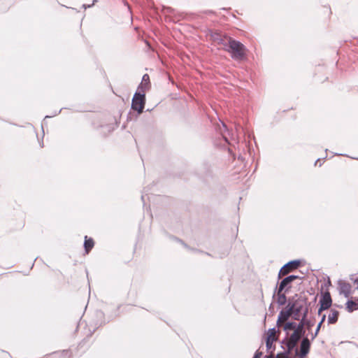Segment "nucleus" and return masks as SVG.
<instances>
[{"instance_id": "6", "label": "nucleus", "mask_w": 358, "mask_h": 358, "mask_svg": "<svg viewBox=\"0 0 358 358\" xmlns=\"http://www.w3.org/2000/svg\"><path fill=\"white\" fill-rule=\"evenodd\" d=\"M301 264V261L299 259L292 260L285 264L280 270L278 273V279L281 278L282 276L288 274L294 269L297 268Z\"/></svg>"}, {"instance_id": "4", "label": "nucleus", "mask_w": 358, "mask_h": 358, "mask_svg": "<svg viewBox=\"0 0 358 358\" xmlns=\"http://www.w3.org/2000/svg\"><path fill=\"white\" fill-rule=\"evenodd\" d=\"M300 346L299 348H297V345L294 349L295 352V356L299 358H305L309 353L311 342L310 340L308 338V336H303L300 340Z\"/></svg>"}, {"instance_id": "3", "label": "nucleus", "mask_w": 358, "mask_h": 358, "mask_svg": "<svg viewBox=\"0 0 358 358\" xmlns=\"http://www.w3.org/2000/svg\"><path fill=\"white\" fill-rule=\"evenodd\" d=\"M145 103V92L138 90L134 95L131 101V108L136 110L138 114L143 113Z\"/></svg>"}, {"instance_id": "23", "label": "nucleus", "mask_w": 358, "mask_h": 358, "mask_svg": "<svg viewBox=\"0 0 358 358\" xmlns=\"http://www.w3.org/2000/svg\"><path fill=\"white\" fill-rule=\"evenodd\" d=\"M94 1H93V3H92V4H90V5H87V6L86 4H83V5H82V8H83L84 10H85L87 8H90V7H92V6H94Z\"/></svg>"}, {"instance_id": "29", "label": "nucleus", "mask_w": 358, "mask_h": 358, "mask_svg": "<svg viewBox=\"0 0 358 358\" xmlns=\"http://www.w3.org/2000/svg\"><path fill=\"white\" fill-rule=\"evenodd\" d=\"M51 117V116L46 115V116H45V118H49V117Z\"/></svg>"}, {"instance_id": "31", "label": "nucleus", "mask_w": 358, "mask_h": 358, "mask_svg": "<svg viewBox=\"0 0 358 358\" xmlns=\"http://www.w3.org/2000/svg\"><path fill=\"white\" fill-rule=\"evenodd\" d=\"M127 1H124V5H127Z\"/></svg>"}, {"instance_id": "15", "label": "nucleus", "mask_w": 358, "mask_h": 358, "mask_svg": "<svg viewBox=\"0 0 358 358\" xmlns=\"http://www.w3.org/2000/svg\"><path fill=\"white\" fill-rule=\"evenodd\" d=\"M345 308L348 313H352L358 310V298L353 300H348L345 303Z\"/></svg>"}, {"instance_id": "22", "label": "nucleus", "mask_w": 358, "mask_h": 358, "mask_svg": "<svg viewBox=\"0 0 358 358\" xmlns=\"http://www.w3.org/2000/svg\"><path fill=\"white\" fill-rule=\"evenodd\" d=\"M262 355V353L257 350L255 353L253 358H261Z\"/></svg>"}, {"instance_id": "30", "label": "nucleus", "mask_w": 358, "mask_h": 358, "mask_svg": "<svg viewBox=\"0 0 358 358\" xmlns=\"http://www.w3.org/2000/svg\"><path fill=\"white\" fill-rule=\"evenodd\" d=\"M66 7H67V8H71V6H66ZM72 9H74V8H72Z\"/></svg>"}, {"instance_id": "20", "label": "nucleus", "mask_w": 358, "mask_h": 358, "mask_svg": "<svg viewBox=\"0 0 358 358\" xmlns=\"http://www.w3.org/2000/svg\"><path fill=\"white\" fill-rule=\"evenodd\" d=\"M314 323L313 321L307 319L306 324V329L310 330V329L313 327Z\"/></svg>"}, {"instance_id": "21", "label": "nucleus", "mask_w": 358, "mask_h": 358, "mask_svg": "<svg viewBox=\"0 0 358 358\" xmlns=\"http://www.w3.org/2000/svg\"><path fill=\"white\" fill-rule=\"evenodd\" d=\"M302 313V317L303 318L308 319V308L307 306H303V310L301 312Z\"/></svg>"}, {"instance_id": "10", "label": "nucleus", "mask_w": 358, "mask_h": 358, "mask_svg": "<svg viewBox=\"0 0 358 358\" xmlns=\"http://www.w3.org/2000/svg\"><path fill=\"white\" fill-rule=\"evenodd\" d=\"M282 343L285 345V351L282 353H279L275 357L272 356H266L267 358H289V355L296 348V346H292L291 342L284 338Z\"/></svg>"}, {"instance_id": "24", "label": "nucleus", "mask_w": 358, "mask_h": 358, "mask_svg": "<svg viewBox=\"0 0 358 358\" xmlns=\"http://www.w3.org/2000/svg\"><path fill=\"white\" fill-rule=\"evenodd\" d=\"M176 241L180 242L182 245H183L185 248H187V245L181 240L177 238H173Z\"/></svg>"}, {"instance_id": "14", "label": "nucleus", "mask_w": 358, "mask_h": 358, "mask_svg": "<svg viewBox=\"0 0 358 358\" xmlns=\"http://www.w3.org/2000/svg\"><path fill=\"white\" fill-rule=\"evenodd\" d=\"M287 292H280V287H278V285L275 287V290L273 294V297L275 296V294H277L278 299H277V303L279 306H283L287 302V296L285 295Z\"/></svg>"}, {"instance_id": "28", "label": "nucleus", "mask_w": 358, "mask_h": 358, "mask_svg": "<svg viewBox=\"0 0 358 358\" xmlns=\"http://www.w3.org/2000/svg\"><path fill=\"white\" fill-rule=\"evenodd\" d=\"M61 110H59V111L58 113H55L54 114V115H57L58 113H59L61 112Z\"/></svg>"}, {"instance_id": "25", "label": "nucleus", "mask_w": 358, "mask_h": 358, "mask_svg": "<svg viewBox=\"0 0 358 358\" xmlns=\"http://www.w3.org/2000/svg\"><path fill=\"white\" fill-rule=\"evenodd\" d=\"M141 199H142V201H143V203H145V200H144V199H145V195H144V194H143V195L141 196Z\"/></svg>"}, {"instance_id": "11", "label": "nucleus", "mask_w": 358, "mask_h": 358, "mask_svg": "<svg viewBox=\"0 0 358 358\" xmlns=\"http://www.w3.org/2000/svg\"><path fill=\"white\" fill-rule=\"evenodd\" d=\"M294 308L293 310V318L296 320H299V314L303 311L304 304L306 301L299 299L294 301H292Z\"/></svg>"}, {"instance_id": "33", "label": "nucleus", "mask_w": 358, "mask_h": 358, "mask_svg": "<svg viewBox=\"0 0 358 358\" xmlns=\"http://www.w3.org/2000/svg\"><path fill=\"white\" fill-rule=\"evenodd\" d=\"M357 289H358V287H357Z\"/></svg>"}, {"instance_id": "5", "label": "nucleus", "mask_w": 358, "mask_h": 358, "mask_svg": "<svg viewBox=\"0 0 358 358\" xmlns=\"http://www.w3.org/2000/svg\"><path fill=\"white\" fill-rule=\"evenodd\" d=\"M294 306L290 299H289L288 303L286 306L285 309H282L278 317L277 320V326L278 327H282L284 324H282L284 322L289 320V318L293 315V309Z\"/></svg>"}, {"instance_id": "2", "label": "nucleus", "mask_w": 358, "mask_h": 358, "mask_svg": "<svg viewBox=\"0 0 358 358\" xmlns=\"http://www.w3.org/2000/svg\"><path fill=\"white\" fill-rule=\"evenodd\" d=\"M223 49L228 52L234 60H243L246 57L247 49L245 46L240 41L232 38L229 39V43L227 48H223Z\"/></svg>"}, {"instance_id": "19", "label": "nucleus", "mask_w": 358, "mask_h": 358, "mask_svg": "<svg viewBox=\"0 0 358 358\" xmlns=\"http://www.w3.org/2000/svg\"><path fill=\"white\" fill-rule=\"evenodd\" d=\"M325 320H326V315H323L322 316L321 320L320 321V322L317 325V327H316V329H315V332L311 334V341H313L317 336V335H318V334L320 332V329L322 327V325L324 323V322L325 321Z\"/></svg>"}, {"instance_id": "13", "label": "nucleus", "mask_w": 358, "mask_h": 358, "mask_svg": "<svg viewBox=\"0 0 358 358\" xmlns=\"http://www.w3.org/2000/svg\"><path fill=\"white\" fill-rule=\"evenodd\" d=\"M277 332L278 331L275 327L268 329L266 338V347L268 350L272 348L273 343L277 340L275 336Z\"/></svg>"}, {"instance_id": "18", "label": "nucleus", "mask_w": 358, "mask_h": 358, "mask_svg": "<svg viewBox=\"0 0 358 358\" xmlns=\"http://www.w3.org/2000/svg\"><path fill=\"white\" fill-rule=\"evenodd\" d=\"M339 312L336 310H331V313L328 316V323L335 324L338 320Z\"/></svg>"}, {"instance_id": "9", "label": "nucleus", "mask_w": 358, "mask_h": 358, "mask_svg": "<svg viewBox=\"0 0 358 358\" xmlns=\"http://www.w3.org/2000/svg\"><path fill=\"white\" fill-rule=\"evenodd\" d=\"M210 38L214 43L222 45L223 48H227V45L229 43V39H231V37L227 35H224L220 32L211 33Z\"/></svg>"}, {"instance_id": "32", "label": "nucleus", "mask_w": 358, "mask_h": 358, "mask_svg": "<svg viewBox=\"0 0 358 358\" xmlns=\"http://www.w3.org/2000/svg\"><path fill=\"white\" fill-rule=\"evenodd\" d=\"M264 358H267L266 356Z\"/></svg>"}, {"instance_id": "27", "label": "nucleus", "mask_w": 358, "mask_h": 358, "mask_svg": "<svg viewBox=\"0 0 358 358\" xmlns=\"http://www.w3.org/2000/svg\"><path fill=\"white\" fill-rule=\"evenodd\" d=\"M320 161V159H317L315 163V165L317 166V163Z\"/></svg>"}, {"instance_id": "26", "label": "nucleus", "mask_w": 358, "mask_h": 358, "mask_svg": "<svg viewBox=\"0 0 358 358\" xmlns=\"http://www.w3.org/2000/svg\"><path fill=\"white\" fill-rule=\"evenodd\" d=\"M326 285H328V286H330V285H331V281H330V280H329V279L328 280V281H327V282Z\"/></svg>"}, {"instance_id": "1", "label": "nucleus", "mask_w": 358, "mask_h": 358, "mask_svg": "<svg viewBox=\"0 0 358 358\" xmlns=\"http://www.w3.org/2000/svg\"><path fill=\"white\" fill-rule=\"evenodd\" d=\"M307 319L301 317L299 323L287 322L283 325L286 333L285 339L291 342L292 346H296L303 336L306 335V324Z\"/></svg>"}, {"instance_id": "17", "label": "nucleus", "mask_w": 358, "mask_h": 358, "mask_svg": "<svg viewBox=\"0 0 358 358\" xmlns=\"http://www.w3.org/2000/svg\"><path fill=\"white\" fill-rule=\"evenodd\" d=\"M94 242L92 238H87V236H85V241H84V248L86 253H89V252L94 247Z\"/></svg>"}, {"instance_id": "16", "label": "nucleus", "mask_w": 358, "mask_h": 358, "mask_svg": "<svg viewBox=\"0 0 358 358\" xmlns=\"http://www.w3.org/2000/svg\"><path fill=\"white\" fill-rule=\"evenodd\" d=\"M150 84V77L148 74L143 75L142 78V82L138 87V90L145 92V90L148 87Z\"/></svg>"}, {"instance_id": "12", "label": "nucleus", "mask_w": 358, "mask_h": 358, "mask_svg": "<svg viewBox=\"0 0 358 358\" xmlns=\"http://www.w3.org/2000/svg\"><path fill=\"white\" fill-rule=\"evenodd\" d=\"M338 285L339 294H343L345 298H348L351 294V285L341 280H338Z\"/></svg>"}, {"instance_id": "7", "label": "nucleus", "mask_w": 358, "mask_h": 358, "mask_svg": "<svg viewBox=\"0 0 358 358\" xmlns=\"http://www.w3.org/2000/svg\"><path fill=\"white\" fill-rule=\"evenodd\" d=\"M332 304V299L329 291L324 292L320 300V308L318 309V315L325 310L329 309Z\"/></svg>"}, {"instance_id": "8", "label": "nucleus", "mask_w": 358, "mask_h": 358, "mask_svg": "<svg viewBox=\"0 0 358 358\" xmlns=\"http://www.w3.org/2000/svg\"><path fill=\"white\" fill-rule=\"evenodd\" d=\"M299 278H301L296 275H290L283 278L278 285L280 287V292L285 291V292H288L292 287V282Z\"/></svg>"}]
</instances>
